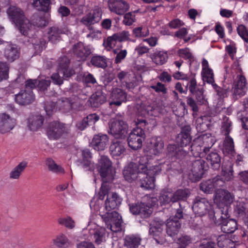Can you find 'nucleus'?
Segmentation results:
<instances>
[{
    "label": "nucleus",
    "instance_id": "052dcab7",
    "mask_svg": "<svg viewBox=\"0 0 248 248\" xmlns=\"http://www.w3.org/2000/svg\"><path fill=\"white\" fill-rule=\"evenodd\" d=\"M133 33L136 37H144L149 35V31L147 28L139 27L133 30Z\"/></svg>",
    "mask_w": 248,
    "mask_h": 248
},
{
    "label": "nucleus",
    "instance_id": "0eeeda50",
    "mask_svg": "<svg viewBox=\"0 0 248 248\" xmlns=\"http://www.w3.org/2000/svg\"><path fill=\"white\" fill-rule=\"evenodd\" d=\"M191 166L190 172L189 174V179L193 182L199 181L208 170L207 163L202 158L195 159L190 158Z\"/></svg>",
    "mask_w": 248,
    "mask_h": 248
},
{
    "label": "nucleus",
    "instance_id": "f257e3e1",
    "mask_svg": "<svg viewBox=\"0 0 248 248\" xmlns=\"http://www.w3.org/2000/svg\"><path fill=\"white\" fill-rule=\"evenodd\" d=\"M98 169L102 179V184L99 192V199L103 200L105 195L107 198L105 201L106 210L110 211L118 208L122 199L116 193L108 194L109 187L108 183L111 182L114 178L115 171L112 167V163L106 156H102L98 162Z\"/></svg>",
    "mask_w": 248,
    "mask_h": 248
},
{
    "label": "nucleus",
    "instance_id": "4d7b16f0",
    "mask_svg": "<svg viewBox=\"0 0 248 248\" xmlns=\"http://www.w3.org/2000/svg\"><path fill=\"white\" fill-rule=\"evenodd\" d=\"M234 210L239 217L244 216L246 213V203L242 201H237Z\"/></svg>",
    "mask_w": 248,
    "mask_h": 248
},
{
    "label": "nucleus",
    "instance_id": "72a5a7b5",
    "mask_svg": "<svg viewBox=\"0 0 248 248\" xmlns=\"http://www.w3.org/2000/svg\"><path fill=\"white\" fill-rule=\"evenodd\" d=\"M181 225L180 221L173 220V218L167 220L166 224L167 234L171 237H174L177 234Z\"/></svg>",
    "mask_w": 248,
    "mask_h": 248
},
{
    "label": "nucleus",
    "instance_id": "f8f14e48",
    "mask_svg": "<svg viewBox=\"0 0 248 248\" xmlns=\"http://www.w3.org/2000/svg\"><path fill=\"white\" fill-rule=\"evenodd\" d=\"M68 131L67 125L58 121H54L49 124L46 132L49 139L56 140L60 138L63 134L68 133Z\"/></svg>",
    "mask_w": 248,
    "mask_h": 248
},
{
    "label": "nucleus",
    "instance_id": "a18cd8bd",
    "mask_svg": "<svg viewBox=\"0 0 248 248\" xmlns=\"http://www.w3.org/2000/svg\"><path fill=\"white\" fill-rule=\"evenodd\" d=\"M172 192L167 190H163L160 193L158 201L162 206L172 203Z\"/></svg>",
    "mask_w": 248,
    "mask_h": 248
},
{
    "label": "nucleus",
    "instance_id": "412c9836",
    "mask_svg": "<svg viewBox=\"0 0 248 248\" xmlns=\"http://www.w3.org/2000/svg\"><path fill=\"white\" fill-rule=\"evenodd\" d=\"M15 99L17 104L25 106L33 102L34 95L32 91L21 90L18 93L15 95Z\"/></svg>",
    "mask_w": 248,
    "mask_h": 248
},
{
    "label": "nucleus",
    "instance_id": "ddd939ff",
    "mask_svg": "<svg viewBox=\"0 0 248 248\" xmlns=\"http://www.w3.org/2000/svg\"><path fill=\"white\" fill-rule=\"evenodd\" d=\"M90 46L79 42L73 45L72 53L78 61L85 62L92 53Z\"/></svg>",
    "mask_w": 248,
    "mask_h": 248
},
{
    "label": "nucleus",
    "instance_id": "49530a36",
    "mask_svg": "<svg viewBox=\"0 0 248 248\" xmlns=\"http://www.w3.org/2000/svg\"><path fill=\"white\" fill-rule=\"evenodd\" d=\"M82 161L81 163L82 167L86 170H89L91 169V159L92 158L91 153L89 149H85L82 151Z\"/></svg>",
    "mask_w": 248,
    "mask_h": 248
},
{
    "label": "nucleus",
    "instance_id": "bb28decb",
    "mask_svg": "<svg viewBox=\"0 0 248 248\" xmlns=\"http://www.w3.org/2000/svg\"><path fill=\"white\" fill-rule=\"evenodd\" d=\"M210 147H202L196 142H194L188 147L191 153L194 157H199V158L205 156L207 153L210 152Z\"/></svg>",
    "mask_w": 248,
    "mask_h": 248
},
{
    "label": "nucleus",
    "instance_id": "20e7f679",
    "mask_svg": "<svg viewBox=\"0 0 248 248\" xmlns=\"http://www.w3.org/2000/svg\"><path fill=\"white\" fill-rule=\"evenodd\" d=\"M164 163H160L158 165L153 166L150 170L143 172L139 175V186L144 189L154 188L155 176L158 174L162 170Z\"/></svg>",
    "mask_w": 248,
    "mask_h": 248
},
{
    "label": "nucleus",
    "instance_id": "6ab92c4d",
    "mask_svg": "<svg viewBox=\"0 0 248 248\" xmlns=\"http://www.w3.org/2000/svg\"><path fill=\"white\" fill-rule=\"evenodd\" d=\"M142 171L140 170L137 163L131 162L124 168L123 174L124 179L129 182L137 180Z\"/></svg>",
    "mask_w": 248,
    "mask_h": 248
},
{
    "label": "nucleus",
    "instance_id": "774afa93",
    "mask_svg": "<svg viewBox=\"0 0 248 248\" xmlns=\"http://www.w3.org/2000/svg\"><path fill=\"white\" fill-rule=\"evenodd\" d=\"M178 241L181 245L180 248H185L187 245L191 243V239L190 237L188 235H183L178 239Z\"/></svg>",
    "mask_w": 248,
    "mask_h": 248
},
{
    "label": "nucleus",
    "instance_id": "5701e85b",
    "mask_svg": "<svg viewBox=\"0 0 248 248\" xmlns=\"http://www.w3.org/2000/svg\"><path fill=\"white\" fill-rule=\"evenodd\" d=\"M111 98L112 101L109 103L110 106L114 105L120 106L122 103L126 101L127 93L123 89L116 88L113 89L111 93Z\"/></svg>",
    "mask_w": 248,
    "mask_h": 248
},
{
    "label": "nucleus",
    "instance_id": "2f4dec72",
    "mask_svg": "<svg viewBox=\"0 0 248 248\" xmlns=\"http://www.w3.org/2000/svg\"><path fill=\"white\" fill-rule=\"evenodd\" d=\"M150 144L153 153L155 155H158L163 152L164 144L161 137L155 136L152 137L150 140Z\"/></svg>",
    "mask_w": 248,
    "mask_h": 248
},
{
    "label": "nucleus",
    "instance_id": "b1692460",
    "mask_svg": "<svg viewBox=\"0 0 248 248\" xmlns=\"http://www.w3.org/2000/svg\"><path fill=\"white\" fill-rule=\"evenodd\" d=\"M102 15V13L100 9H94L82 18L81 22L86 26L93 25L99 22Z\"/></svg>",
    "mask_w": 248,
    "mask_h": 248
},
{
    "label": "nucleus",
    "instance_id": "338daca9",
    "mask_svg": "<svg viewBox=\"0 0 248 248\" xmlns=\"http://www.w3.org/2000/svg\"><path fill=\"white\" fill-rule=\"evenodd\" d=\"M230 238L225 234H222L218 236L217 238V244L220 248H226L227 246L228 243L227 240H229Z\"/></svg>",
    "mask_w": 248,
    "mask_h": 248
},
{
    "label": "nucleus",
    "instance_id": "a19ab883",
    "mask_svg": "<svg viewBox=\"0 0 248 248\" xmlns=\"http://www.w3.org/2000/svg\"><path fill=\"white\" fill-rule=\"evenodd\" d=\"M54 244L59 248H68L70 241L64 233H60L53 240Z\"/></svg>",
    "mask_w": 248,
    "mask_h": 248
},
{
    "label": "nucleus",
    "instance_id": "bf43d9fd",
    "mask_svg": "<svg viewBox=\"0 0 248 248\" xmlns=\"http://www.w3.org/2000/svg\"><path fill=\"white\" fill-rule=\"evenodd\" d=\"M238 35L246 42L248 43V29L243 24H240L237 28Z\"/></svg>",
    "mask_w": 248,
    "mask_h": 248
},
{
    "label": "nucleus",
    "instance_id": "c756f323",
    "mask_svg": "<svg viewBox=\"0 0 248 248\" xmlns=\"http://www.w3.org/2000/svg\"><path fill=\"white\" fill-rule=\"evenodd\" d=\"M234 196L228 191L218 189L216 194V200L224 204L229 205L233 202Z\"/></svg>",
    "mask_w": 248,
    "mask_h": 248
},
{
    "label": "nucleus",
    "instance_id": "9b49d317",
    "mask_svg": "<svg viewBox=\"0 0 248 248\" xmlns=\"http://www.w3.org/2000/svg\"><path fill=\"white\" fill-rule=\"evenodd\" d=\"M232 90L233 97L236 98L244 96L247 92V81L241 70L233 80Z\"/></svg>",
    "mask_w": 248,
    "mask_h": 248
},
{
    "label": "nucleus",
    "instance_id": "cd10ccee",
    "mask_svg": "<svg viewBox=\"0 0 248 248\" xmlns=\"http://www.w3.org/2000/svg\"><path fill=\"white\" fill-rule=\"evenodd\" d=\"M125 151V143L120 140H113L109 147L110 155L113 157L120 156Z\"/></svg>",
    "mask_w": 248,
    "mask_h": 248
},
{
    "label": "nucleus",
    "instance_id": "7ed1b4c3",
    "mask_svg": "<svg viewBox=\"0 0 248 248\" xmlns=\"http://www.w3.org/2000/svg\"><path fill=\"white\" fill-rule=\"evenodd\" d=\"M136 122V127L133 128L127 138L128 146L133 150L140 148L142 142L145 139L144 129L148 123L145 119L138 118Z\"/></svg>",
    "mask_w": 248,
    "mask_h": 248
},
{
    "label": "nucleus",
    "instance_id": "473e14b6",
    "mask_svg": "<svg viewBox=\"0 0 248 248\" xmlns=\"http://www.w3.org/2000/svg\"><path fill=\"white\" fill-rule=\"evenodd\" d=\"M206 159L215 170H218L221 165V157L217 152H208L205 155Z\"/></svg>",
    "mask_w": 248,
    "mask_h": 248
},
{
    "label": "nucleus",
    "instance_id": "e433bc0d",
    "mask_svg": "<svg viewBox=\"0 0 248 248\" xmlns=\"http://www.w3.org/2000/svg\"><path fill=\"white\" fill-rule=\"evenodd\" d=\"M99 120V116L96 113L90 114L84 117L79 123V128L83 130L88 125H92Z\"/></svg>",
    "mask_w": 248,
    "mask_h": 248
},
{
    "label": "nucleus",
    "instance_id": "c9c22d12",
    "mask_svg": "<svg viewBox=\"0 0 248 248\" xmlns=\"http://www.w3.org/2000/svg\"><path fill=\"white\" fill-rule=\"evenodd\" d=\"M168 54L165 50H156L152 55L153 62L158 65L165 64L168 60Z\"/></svg>",
    "mask_w": 248,
    "mask_h": 248
},
{
    "label": "nucleus",
    "instance_id": "f704fd0d",
    "mask_svg": "<svg viewBox=\"0 0 248 248\" xmlns=\"http://www.w3.org/2000/svg\"><path fill=\"white\" fill-rule=\"evenodd\" d=\"M69 61L66 57H63L60 59L59 62V67L62 69L63 76L65 78H70L75 74V71L69 69Z\"/></svg>",
    "mask_w": 248,
    "mask_h": 248
},
{
    "label": "nucleus",
    "instance_id": "423d86ee",
    "mask_svg": "<svg viewBox=\"0 0 248 248\" xmlns=\"http://www.w3.org/2000/svg\"><path fill=\"white\" fill-rule=\"evenodd\" d=\"M232 123L229 118L226 116L224 117L222 124V133L225 136L223 143V152L227 155L234 156L235 154L234 144L233 139L229 135L232 129Z\"/></svg>",
    "mask_w": 248,
    "mask_h": 248
},
{
    "label": "nucleus",
    "instance_id": "1a4fd4ad",
    "mask_svg": "<svg viewBox=\"0 0 248 248\" xmlns=\"http://www.w3.org/2000/svg\"><path fill=\"white\" fill-rule=\"evenodd\" d=\"M108 133L115 139H123L127 133L128 125L123 121L114 120L109 123Z\"/></svg>",
    "mask_w": 248,
    "mask_h": 248
},
{
    "label": "nucleus",
    "instance_id": "c85d7f7f",
    "mask_svg": "<svg viewBox=\"0 0 248 248\" xmlns=\"http://www.w3.org/2000/svg\"><path fill=\"white\" fill-rule=\"evenodd\" d=\"M108 142V138L107 135H95L92 140V144L94 150L97 151L104 150Z\"/></svg>",
    "mask_w": 248,
    "mask_h": 248
},
{
    "label": "nucleus",
    "instance_id": "7c9ffc66",
    "mask_svg": "<svg viewBox=\"0 0 248 248\" xmlns=\"http://www.w3.org/2000/svg\"><path fill=\"white\" fill-rule=\"evenodd\" d=\"M141 238L138 234H129L124 239V245L126 248H137L140 245Z\"/></svg>",
    "mask_w": 248,
    "mask_h": 248
},
{
    "label": "nucleus",
    "instance_id": "a878e982",
    "mask_svg": "<svg viewBox=\"0 0 248 248\" xmlns=\"http://www.w3.org/2000/svg\"><path fill=\"white\" fill-rule=\"evenodd\" d=\"M91 239L97 245H100L106 241V230L104 228L97 227L89 231Z\"/></svg>",
    "mask_w": 248,
    "mask_h": 248
},
{
    "label": "nucleus",
    "instance_id": "e2e57ef3",
    "mask_svg": "<svg viewBox=\"0 0 248 248\" xmlns=\"http://www.w3.org/2000/svg\"><path fill=\"white\" fill-rule=\"evenodd\" d=\"M212 87L216 92L217 94L220 98H223L227 97V94L229 92V90L228 89L222 88L218 86L216 83L213 84Z\"/></svg>",
    "mask_w": 248,
    "mask_h": 248
},
{
    "label": "nucleus",
    "instance_id": "aec40b11",
    "mask_svg": "<svg viewBox=\"0 0 248 248\" xmlns=\"http://www.w3.org/2000/svg\"><path fill=\"white\" fill-rule=\"evenodd\" d=\"M16 125V120L9 115L0 114V133L4 134L13 129Z\"/></svg>",
    "mask_w": 248,
    "mask_h": 248
},
{
    "label": "nucleus",
    "instance_id": "6e6d98bb",
    "mask_svg": "<svg viewBox=\"0 0 248 248\" xmlns=\"http://www.w3.org/2000/svg\"><path fill=\"white\" fill-rule=\"evenodd\" d=\"M149 161L148 157L146 155L142 156L140 158L137 165L142 172H147L150 170V169H148V167Z\"/></svg>",
    "mask_w": 248,
    "mask_h": 248
},
{
    "label": "nucleus",
    "instance_id": "864d4df0",
    "mask_svg": "<svg viewBox=\"0 0 248 248\" xmlns=\"http://www.w3.org/2000/svg\"><path fill=\"white\" fill-rule=\"evenodd\" d=\"M9 66L6 62H0V82L9 78Z\"/></svg>",
    "mask_w": 248,
    "mask_h": 248
},
{
    "label": "nucleus",
    "instance_id": "69168bd1",
    "mask_svg": "<svg viewBox=\"0 0 248 248\" xmlns=\"http://www.w3.org/2000/svg\"><path fill=\"white\" fill-rule=\"evenodd\" d=\"M135 21V16L132 12L126 13L124 16L123 23L128 26L131 25Z\"/></svg>",
    "mask_w": 248,
    "mask_h": 248
},
{
    "label": "nucleus",
    "instance_id": "de8ad7c7",
    "mask_svg": "<svg viewBox=\"0 0 248 248\" xmlns=\"http://www.w3.org/2000/svg\"><path fill=\"white\" fill-rule=\"evenodd\" d=\"M106 101L105 96L100 93L93 94L90 99L91 105L93 107L98 108Z\"/></svg>",
    "mask_w": 248,
    "mask_h": 248
},
{
    "label": "nucleus",
    "instance_id": "f03ea898",
    "mask_svg": "<svg viewBox=\"0 0 248 248\" xmlns=\"http://www.w3.org/2000/svg\"><path fill=\"white\" fill-rule=\"evenodd\" d=\"M7 14L12 21L18 27L23 35H27L29 32H31L32 26L20 8L11 6L7 10Z\"/></svg>",
    "mask_w": 248,
    "mask_h": 248
},
{
    "label": "nucleus",
    "instance_id": "58836bf2",
    "mask_svg": "<svg viewBox=\"0 0 248 248\" xmlns=\"http://www.w3.org/2000/svg\"><path fill=\"white\" fill-rule=\"evenodd\" d=\"M43 122L44 118L42 116H32L28 119V126L31 130L36 131L41 127Z\"/></svg>",
    "mask_w": 248,
    "mask_h": 248
},
{
    "label": "nucleus",
    "instance_id": "37998d69",
    "mask_svg": "<svg viewBox=\"0 0 248 248\" xmlns=\"http://www.w3.org/2000/svg\"><path fill=\"white\" fill-rule=\"evenodd\" d=\"M4 56L9 62H13L18 58L19 51L17 47L14 46H10L5 49Z\"/></svg>",
    "mask_w": 248,
    "mask_h": 248
},
{
    "label": "nucleus",
    "instance_id": "a211bd4d",
    "mask_svg": "<svg viewBox=\"0 0 248 248\" xmlns=\"http://www.w3.org/2000/svg\"><path fill=\"white\" fill-rule=\"evenodd\" d=\"M109 10L118 15H123L129 9V4L124 0H108Z\"/></svg>",
    "mask_w": 248,
    "mask_h": 248
},
{
    "label": "nucleus",
    "instance_id": "2eb2a0df",
    "mask_svg": "<svg viewBox=\"0 0 248 248\" xmlns=\"http://www.w3.org/2000/svg\"><path fill=\"white\" fill-rule=\"evenodd\" d=\"M187 153L181 147L175 144H170L167 147V156L170 158L172 161L186 159L188 157Z\"/></svg>",
    "mask_w": 248,
    "mask_h": 248
},
{
    "label": "nucleus",
    "instance_id": "680f3d73",
    "mask_svg": "<svg viewBox=\"0 0 248 248\" xmlns=\"http://www.w3.org/2000/svg\"><path fill=\"white\" fill-rule=\"evenodd\" d=\"M62 107L66 111L75 109V103L70 98H62Z\"/></svg>",
    "mask_w": 248,
    "mask_h": 248
},
{
    "label": "nucleus",
    "instance_id": "4468645a",
    "mask_svg": "<svg viewBox=\"0 0 248 248\" xmlns=\"http://www.w3.org/2000/svg\"><path fill=\"white\" fill-rule=\"evenodd\" d=\"M224 184L221 176L217 175L212 179L202 182L200 185V189L206 193H211L216 189L223 186Z\"/></svg>",
    "mask_w": 248,
    "mask_h": 248
},
{
    "label": "nucleus",
    "instance_id": "13d9d810",
    "mask_svg": "<svg viewBox=\"0 0 248 248\" xmlns=\"http://www.w3.org/2000/svg\"><path fill=\"white\" fill-rule=\"evenodd\" d=\"M150 233L157 243L159 244H163L164 240L163 238L161 237V235H162L161 231L159 230V229L157 230L155 227H153L150 229Z\"/></svg>",
    "mask_w": 248,
    "mask_h": 248
},
{
    "label": "nucleus",
    "instance_id": "c03bdc74",
    "mask_svg": "<svg viewBox=\"0 0 248 248\" xmlns=\"http://www.w3.org/2000/svg\"><path fill=\"white\" fill-rule=\"evenodd\" d=\"M233 165L230 162L225 166H222V175L223 178L221 177L222 180L229 181L233 178Z\"/></svg>",
    "mask_w": 248,
    "mask_h": 248
},
{
    "label": "nucleus",
    "instance_id": "09e8293b",
    "mask_svg": "<svg viewBox=\"0 0 248 248\" xmlns=\"http://www.w3.org/2000/svg\"><path fill=\"white\" fill-rule=\"evenodd\" d=\"M177 54L179 57L184 59L187 60L189 62V64H191V62L194 60V56L190 51V49L188 47H185L180 48L177 50Z\"/></svg>",
    "mask_w": 248,
    "mask_h": 248
},
{
    "label": "nucleus",
    "instance_id": "f3484780",
    "mask_svg": "<svg viewBox=\"0 0 248 248\" xmlns=\"http://www.w3.org/2000/svg\"><path fill=\"white\" fill-rule=\"evenodd\" d=\"M191 128L189 125L183 126L180 133L178 134L176 138V142L182 148L183 147L189 146L191 143Z\"/></svg>",
    "mask_w": 248,
    "mask_h": 248
},
{
    "label": "nucleus",
    "instance_id": "8fccbe9b",
    "mask_svg": "<svg viewBox=\"0 0 248 248\" xmlns=\"http://www.w3.org/2000/svg\"><path fill=\"white\" fill-rule=\"evenodd\" d=\"M50 0H34L33 5L38 10L47 12L50 8Z\"/></svg>",
    "mask_w": 248,
    "mask_h": 248
},
{
    "label": "nucleus",
    "instance_id": "3c124183",
    "mask_svg": "<svg viewBox=\"0 0 248 248\" xmlns=\"http://www.w3.org/2000/svg\"><path fill=\"white\" fill-rule=\"evenodd\" d=\"M46 165L49 170L55 173H64V169L60 166L57 165L52 158H48L46 160Z\"/></svg>",
    "mask_w": 248,
    "mask_h": 248
},
{
    "label": "nucleus",
    "instance_id": "ea45409f",
    "mask_svg": "<svg viewBox=\"0 0 248 248\" xmlns=\"http://www.w3.org/2000/svg\"><path fill=\"white\" fill-rule=\"evenodd\" d=\"M27 166L28 162L27 161H23L20 162L10 172V178L12 179H18Z\"/></svg>",
    "mask_w": 248,
    "mask_h": 248
},
{
    "label": "nucleus",
    "instance_id": "79ce46f5",
    "mask_svg": "<svg viewBox=\"0 0 248 248\" xmlns=\"http://www.w3.org/2000/svg\"><path fill=\"white\" fill-rule=\"evenodd\" d=\"M190 192L188 189H178L172 193V203L180 201H185L190 196Z\"/></svg>",
    "mask_w": 248,
    "mask_h": 248
},
{
    "label": "nucleus",
    "instance_id": "5fc2aeb1",
    "mask_svg": "<svg viewBox=\"0 0 248 248\" xmlns=\"http://www.w3.org/2000/svg\"><path fill=\"white\" fill-rule=\"evenodd\" d=\"M58 222L59 224L63 225L69 229H72L75 226V222L70 217H60L58 218Z\"/></svg>",
    "mask_w": 248,
    "mask_h": 248
},
{
    "label": "nucleus",
    "instance_id": "4be33fe9",
    "mask_svg": "<svg viewBox=\"0 0 248 248\" xmlns=\"http://www.w3.org/2000/svg\"><path fill=\"white\" fill-rule=\"evenodd\" d=\"M68 32L67 29L54 26L49 28L48 31V39L49 42L55 44L61 40V35Z\"/></svg>",
    "mask_w": 248,
    "mask_h": 248
},
{
    "label": "nucleus",
    "instance_id": "393cba45",
    "mask_svg": "<svg viewBox=\"0 0 248 248\" xmlns=\"http://www.w3.org/2000/svg\"><path fill=\"white\" fill-rule=\"evenodd\" d=\"M29 34L27 35L29 38L28 42L31 43L36 53L41 52L45 48L46 42L44 38H38L36 37L35 31L31 30V32H29Z\"/></svg>",
    "mask_w": 248,
    "mask_h": 248
},
{
    "label": "nucleus",
    "instance_id": "0e129e2a",
    "mask_svg": "<svg viewBox=\"0 0 248 248\" xmlns=\"http://www.w3.org/2000/svg\"><path fill=\"white\" fill-rule=\"evenodd\" d=\"M204 90L202 88L198 89L197 92L194 93L193 94L195 95L196 99L199 105L205 104L206 100L203 94Z\"/></svg>",
    "mask_w": 248,
    "mask_h": 248
},
{
    "label": "nucleus",
    "instance_id": "dca6fc26",
    "mask_svg": "<svg viewBox=\"0 0 248 248\" xmlns=\"http://www.w3.org/2000/svg\"><path fill=\"white\" fill-rule=\"evenodd\" d=\"M129 206L131 213L135 215H140L143 218L149 217L152 213V209H150L145 202L130 204Z\"/></svg>",
    "mask_w": 248,
    "mask_h": 248
},
{
    "label": "nucleus",
    "instance_id": "9d476101",
    "mask_svg": "<svg viewBox=\"0 0 248 248\" xmlns=\"http://www.w3.org/2000/svg\"><path fill=\"white\" fill-rule=\"evenodd\" d=\"M218 214L212 222L217 226H220L222 232L225 233H232L237 229V222L235 219L225 218L221 216L218 219Z\"/></svg>",
    "mask_w": 248,
    "mask_h": 248
},
{
    "label": "nucleus",
    "instance_id": "4c0bfd02",
    "mask_svg": "<svg viewBox=\"0 0 248 248\" xmlns=\"http://www.w3.org/2000/svg\"><path fill=\"white\" fill-rule=\"evenodd\" d=\"M90 62L94 67L105 69L107 67V58L105 56L94 54L91 57Z\"/></svg>",
    "mask_w": 248,
    "mask_h": 248
},
{
    "label": "nucleus",
    "instance_id": "39448f33",
    "mask_svg": "<svg viewBox=\"0 0 248 248\" xmlns=\"http://www.w3.org/2000/svg\"><path fill=\"white\" fill-rule=\"evenodd\" d=\"M192 209L197 216L202 217L207 214L211 221H212L215 218L217 214L215 213L210 202L204 198L199 197L196 198L193 202Z\"/></svg>",
    "mask_w": 248,
    "mask_h": 248
},
{
    "label": "nucleus",
    "instance_id": "603ef678",
    "mask_svg": "<svg viewBox=\"0 0 248 248\" xmlns=\"http://www.w3.org/2000/svg\"><path fill=\"white\" fill-rule=\"evenodd\" d=\"M202 75L203 80L206 81L207 83L211 84L212 85L215 83L214 74L213 71L211 68L202 71Z\"/></svg>",
    "mask_w": 248,
    "mask_h": 248
},
{
    "label": "nucleus",
    "instance_id": "6e6552de",
    "mask_svg": "<svg viewBox=\"0 0 248 248\" xmlns=\"http://www.w3.org/2000/svg\"><path fill=\"white\" fill-rule=\"evenodd\" d=\"M103 218L108 229L114 232H118L122 229V219L120 214L116 212H107Z\"/></svg>",
    "mask_w": 248,
    "mask_h": 248
}]
</instances>
